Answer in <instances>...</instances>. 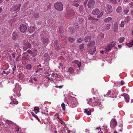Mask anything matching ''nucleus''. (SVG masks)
Here are the masks:
<instances>
[{
	"mask_svg": "<svg viewBox=\"0 0 133 133\" xmlns=\"http://www.w3.org/2000/svg\"><path fill=\"white\" fill-rule=\"evenodd\" d=\"M111 91L110 90H109L108 92L107 93V94L105 95H104V96L105 97V96H108L109 97H110V96L109 94L110 93Z\"/></svg>",
	"mask_w": 133,
	"mask_h": 133,
	"instance_id": "4c0bfd02",
	"label": "nucleus"
},
{
	"mask_svg": "<svg viewBox=\"0 0 133 133\" xmlns=\"http://www.w3.org/2000/svg\"><path fill=\"white\" fill-rule=\"evenodd\" d=\"M17 36V33L15 32H14L13 33L12 36L13 39H15Z\"/></svg>",
	"mask_w": 133,
	"mask_h": 133,
	"instance_id": "72a5a7b5",
	"label": "nucleus"
},
{
	"mask_svg": "<svg viewBox=\"0 0 133 133\" xmlns=\"http://www.w3.org/2000/svg\"><path fill=\"white\" fill-rule=\"evenodd\" d=\"M42 41L43 43L46 45L48 43L49 39L47 38H43L42 39Z\"/></svg>",
	"mask_w": 133,
	"mask_h": 133,
	"instance_id": "4be33fe9",
	"label": "nucleus"
},
{
	"mask_svg": "<svg viewBox=\"0 0 133 133\" xmlns=\"http://www.w3.org/2000/svg\"><path fill=\"white\" fill-rule=\"evenodd\" d=\"M85 132H88L89 131V130L87 129H86L85 130Z\"/></svg>",
	"mask_w": 133,
	"mask_h": 133,
	"instance_id": "774afa93",
	"label": "nucleus"
},
{
	"mask_svg": "<svg viewBox=\"0 0 133 133\" xmlns=\"http://www.w3.org/2000/svg\"><path fill=\"white\" fill-rule=\"evenodd\" d=\"M111 24H107L104 25L103 26V29L105 31H107L109 30L110 28Z\"/></svg>",
	"mask_w": 133,
	"mask_h": 133,
	"instance_id": "4468645a",
	"label": "nucleus"
},
{
	"mask_svg": "<svg viewBox=\"0 0 133 133\" xmlns=\"http://www.w3.org/2000/svg\"><path fill=\"white\" fill-rule=\"evenodd\" d=\"M102 8L104 10L106 13H110L112 11V6L110 4L105 3H103L101 5Z\"/></svg>",
	"mask_w": 133,
	"mask_h": 133,
	"instance_id": "f03ea898",
	"label": "nucleus"
},
{
	"mask_svg": "<svg viewBox=\"0 0 133 133\" xmlns=\"http://www.w3.org/2000/svg\"><path fill=\"white\" fill-rule=\"evenodd\" d=\"M68 39L71 42H73L75 41V39L73 38L69 37Z\"/></svg>",
	"mask_w": 133,
	"mask_h": 133,
	"instance_id": "2f4dec72",
	"label": "nucleus"
},
{
	"mask_svg": "<svg viewBox=\"0 0 133 133\" xmlns=\"http://www.w3.org/2000/svg\"><path fill=\"white\" fill-rule=\"evenodd\" d=\"M55 8L58 11H61L63 9V5L60 2L55 3L54 4Z\"/></svg>",
	"mask_w": 133,
	"mask_h": 133,
	"instance_id": "20e7f679",
	"label": "nucleus"
},
{
	"mask_svg": "<svg viewBox=\"0 0 133 133\" xmlns=\"http://www.w3.org/2000/svg\"><path fill=\"white\" fill-rule=\"evenodd\" d=\"M110 2L113 4H116L117 3V0H109Z\"/></svg>",
	"mask_w": 133,
	"mask_h": 133,
	"instance_id": "c85d7f7f",
	"label": "nucleus"
},
{
	"mask_svg": "<svg viewBox=\"0 0 133 133\" xmlns=\"http://www.w3.org/2000/svg\"><path fill=\"white\" fill-rule=\"evenodd\" d=\"M118 23L115 22L114 25L113 31L115 32H117L118 29Z\"/></svg>",
	"mask_w": 133,
	"mask_h": 133,
	"instance_id": "2eb2a0df",
	"label": "nucleus"
},
{
	"mask_svg": "<svg viewBox=\"0 0 133 133\" xmlns=\"http://www.w3.org/2000/svg\"><path fill=\"white\" fill-rule=\"evenodd\" d=\"M32 54V56L34 57H35L36 56L37 54V50H35L34 51V52H32L31 54Z\"/></svg>",
	"mask_w": 133,
	"mask_h": 133,
	"instance_id": "c9c22d12",
	"label": "nucleus"
},
{
	"mask_svg": "<svg viewBox=\"0 0 133 133\" xmlns=\"http://www.w3.org/2000/svg\"><path fill=\"white\" fill-rule=\"evenodd\" d=\"M42 72V71H40L39 70V69L38 70H37L35 72L36 73H40Z\"/></svg>",
	"mask_w": 133,
	"mask_h": 133,
	"instance_id": "3c124183",
	"label": "nucleus"
},
{
	"mask_svg": "<svg viewBox=\"0 0 133 133\" xmlns=\"http://www.w3.org/2000/svg\"><path fill=\"white\" fill-rule=\"evenodd\" d=\"M82 40H83V38H79L77 40V42L78 43H80L81 42Z\"/></svg>",
	"mask_w": 133,
	"mask_h": 133,
	"instance_id": "c03bdc74",
	"label": "nucleus"
},
{
	"mask_svg": "<svg viewBox=\"0 0 133 133\" xmlns=\"http://www.w3.org/2000/svg\"><path fill=\"white\" fill-rule=\"evenodd\" d=\"M55 77L57 78H59L61 77V75L59 74H56Z\"/></svg>",
	"mask_w": 133,
	"mask_h": 133,
	"instance_id": "49530a36",
	"label": "nucleus"
},
{
	"mask_svg": "<svg viewBox=\"0 0 133 133\" xmlns=\"http://www.w3.org/2000/svg\"><path fill=\"white\" fill-rule=\"evenodd\" d=\"M6 123L9 125H13V123L12 121H9L8 120H6Z\"/></svg>",
	"mask_w": 133,
	"mask_h": 133,
	"instance_id": "7c9ffc66",
	"label": "nucleus"
},
{
	"mask_svg": "<svg viewBox=\"0 0 133 133\" xmlns=\"http://www.w3.org/2000/svg\"><path fill=\"white\" fill-rule=\"evenodd\" d=\"M18 86V84H16V87H15V89H17V90H18L19 89H18L17 88V86Z\"/></svg>",
	"mask_w": 133,
	"mask_h": 133,
	"instance_id": "680f3d73",
	"label": "nucleus"
},
{
	"mask_svg": "<svg viewBox=\"0 0 133 133\" xmlns=\"http://www.w3.org/2000/svg\"><path fill=\"white\" fill-rule=\"evenodd\" d=\"M29 32L30 34H31L35 31V28L34 26H30L29 29Z\"/></svg>",
	"mask_w": 133,
	"mask_h": 133,
	"instance_id": "aec40b11",
	"label": "nucleus"
},
{
	"mask_svg": "<svg viewBox=\"0 0 133 133\" xmlns=\"http://www.w3.org/2000/svg\"><path fill=\"white\" fill-rule=\"evenodd\" d=\"M37 119L38 118V117L36 115L34 117Z\"/></svg>",
	"mask_w": 133,
	"mask_h": 133,
	"instance_id": "69168bd1",
	"label": "nucleus"
},
{
	"mask_svg": "<svg viewBox=\"0 0 133 133\" xmlns=\"http://www.w3.org/2000/svg\"><path fill=\"white\" fill-rule=\"evenodd\" d=\"M16 97V96H15V95H13V96H11V99L12 101L11 102H10V103L12 104H17L18 103V102L17 101H16L15 99V98Z\"/></svg>",
	"mask_w": 133,
	"mask_h": 133,
	"instance_id": "ddd939ff",
	"label": "nucleus"
},
{
	"mask_svg": "<svg viewBox=\"0 0 133 133\" xmlns=\"http://www.w3.org/2000/svg\"><path fill=\"white\" fill-rule=\"evenodd\" d=\"M63 87V85H60V86H58V85H56L55 86V87L56 88H58L59 89H61Z\"/></svg>",
	"mask_w": 133,
	"mask_h": 133,
	"instance_id": "a18cd8bd",
	"label": "nucleus"
},
{
	"mask_svg": "<svg viewBox=\"0 0 133 133\" xmlns=\"http://www.w3.org/2000/svg\"><path fill=\"white\" fill-rule=\"evenodd\" d=\"M47 79H48L49 81H51L52 82H53L52 83H55V82L54 81V79L52 78H49L48 77L47 78Z\"/></svg>",
	"mask_w": 133,
	"mask_h": 133,
	"instance_id": "ea45409f",
	"label": "nucleus"
},
{
	"mask_svg": "<svg viewBox=\"0 0 133 133\" xmlns=\"http://www.w3.org/2000/svg\"><path fill=\"white\" fill-rule=\"evenodd\" d=\"M95 4L94 0H89L88 3L87 5L89 8H94Z\"/></svg>",
	"mask_w": 133,
	"mask_h": 133,
	"instance_id": "0eeeda50",
	"label": "nucleus"
},
{
	"mask_svg": "<svg viewBox=\"0 0 133 133\" xmlns=\"http://www.w3.org/2000/svg\"><path fill=\"white\" fill-rule=\"evenodd\" d=\"M95 44V42L93 41H90L88 43L87 46L88 48H91L92 47H93V46Z\"/></svg>",
	"mask_w": 133,
	"mask_h": 133,
	"instance_id": "f3484780",
	"label": "nucleus"
},
{
	"mask_svg": "<svg viewBox=\"0 0 133 133\" xmlns=\"http://www.w3.org/2000/svg\"><path fill=\"white\" fill-rule=\"evenodd\" d=\"M93 98L94 101H92V99L91 98H89V99H87L88 103L92 106H98L99 109L101 110H102L103 107L102 105L101 104L99 101L95 98Z\"/></svg>",
	"mask_w": 133,
	"mask_h": 133,
	"instance_id": "f257e3e1",
	"label": "nucleus"
},
{
	"mask_svg": "<svg viewBox=\"0 0 133 133\" xmlns=\"http://www.w3.org/2000/svg\"><path fill=\"white\" fill-rule=\"evenodd\" d=\"M39 107H35L34 108V110H33V111H37V112H39Z\"/></svg>",
	"mask_w": 133,
	"mask_h": 133,
	"instance_id": "f704fd0d",
	"label": "nucleus"
},
{
	"mask_svg": "<svg viewBox=\"0 0 133 133\" xmlns=\"http://www.w3.org/2000/svg\"><path fill=\"white\" fill-rule=\"evenodd\" d=\"M124 21H122L121 23L120 24V26L121 27H124Z\"/></svg>",
	"mask_w": 133,
	"mask_h": 133,
	"instance_id": "58836bf2",
	"label": "nucleus"
},
{
	"mask_svg": "<svg viewBox=\"0 0 133 133\" xmlns=\"http://www.w3.org/2000/svg\"><path fill=\"white\" fill-rule=\"evenodd\" d=\"M26 68L28 70H30L31 68V64H29L26 66Z\"/></svg>",
	"mask_w": 133,
	"mask_h": 133,
	"instance_id": "473e14b6",
	"label": "nucleus"
},
{
	"mask_svg": "<svg viewBox=\"0 0 133 133\" xmlns=\"http://www.w3.org/2000/svg\"><path fill=\"white\" fill-rule=\"evenodd\" d=\"M68 133H74V132H72V131H68Z\"/></svg>",
	"mask_w": 133,
	"mask_h": 133,
	"instance_id": "338daca9",
	"label": "nucleus"
},
{
	"mask_svg": "<svg viewBox=\"0 0 133 133\" xmlns=\"http://www.w3.org/2000/svg\"><path fill=\"white\" fill-rule=\"evenodd\" d=\"M0 87L1 88H3V85L2 84V83L0 82Z\"/></svg>",
	"mask_w": 133,
	"mask_h": 133,
	"instance_id": "bf43d9fd",
	"label": "nucleus"
},
{
	"mask_svg": "<svg viewBox=\"0 0 133 133\" xmlns=\"http://www.w3.org/2000/svg\"><path fill=\"white\" fill-rule=\"evenodd\" d=\"M73 6L76 7H77L79 6V4L78 3H76L74 4Z\"/></svg>",
	"mask_w": 133,
	"mask_h": 133,
	"instance_id": "8fccbe9b",
	"label": "nucleus"
},
{
	"mask_svg": "<svg viewBox=\"0 0 133 133\" xmlns=\"http://www.w3.org/2000/svg\"><path fill=\"white\" fill-rule=\"evenodd\" d=\"M61 106L63 110H65V105L64 103H62L61 104Z\"/></svg>",
	"mask_w": 133,
	"mask_h": 133,
	"instance_id": "e433bc0d",
	"label": "nucleus"
},
{
	"mask_svg": "<svg viewBox=\"0 0 133 133\" xmlns=\"http://www.w3.org/2000/svg\"><path fill=\"white\" fill-rule=\"evenodd\" d=\"M121 83L122 85H123L124 84V82L123 81H121Z\"/></svg>",
	"mask_w": 133,
	"mask_h": 133,
	"instance_id": "13d9d810",
	"label": "nucleus"
},
{
	"mask_svg": "<svg viewBox=\"0 0 133 133\" xmlns=\"http://www.w3.org/2000/svg\"><path fill=\"white\" fill-rule=\"evenodd\" d=\"M125 38L123 37H121L118 39V41L120 43L123 42L124 41Z\"/></svg>",
	"mask_w": 133,
	"mask_h": 133,
	"instance_id": "bb28decb",
	"label": "nucleus"
},
{
	"mask_svg": "<svg viewBox=\"0 0 133 133\" xmlns=\"http://www.w3.org/2000/svg\"><path fill=\"white\" fill-rule=\"evenodd\" d=\"M92 18H93L92 17H91V16H90L88 18V19H92Z\"/></svg>",
	"mask_w": 133,
	"mask_h": 133,
	"instance_id": "0e129e2a",
	"label": "nucleus"
},
{
	"mask_svg": "<svg viewBox=\"0 0 133 133\" xmlns=\"http://www.w3.org/2000/svg\"><path fill=\"white\" fill-rule=\"evenodd\" d=\"M12 67V70L13 71H15L16 70V67L15 65H13Z\"/></svg>",
	"mask_w": 133,
	"mask_h": 133,
	"instance_id": "de8ad7c7",
	"label": "nucleus"
},
{
	"mask_svg": "<svg viewBox=\"0 0 133 133\" xmlns=\"http://www.w3.org/2000/svg\"><path fill=\"white\" fill-rule=\"evenodd\" d=\"M74 71V70L73 68L71 67H70L68 69V72L71 73H72Z\"/></svg>",
	"mask_w": 133,
	"mask_h": 133,
	"instance_id": "393cba45",
	"label": "nucleus"
},
{
	"mask_svg": "<svg viewBox=\"0 0 133 133\" xmlns=\"http://www.w3.org/2000/svg\"><path fill=\"white\" fill-rule=\"evenodd\" d=\"M90 39V36H88L85 37L84 38V40L85 42H89Z\"/></svg>",
	"mask_w": 133,
	"mask_h": 133,
	"instance_id": "c756f323",
	"label": "nucleus"
},
{
	"mask_svg": "<svg viewBox=\"0 0 133 133\" xmlns=\"http://www.w3.org/2000/svg\"><path fill=\"white\" fill-rule=\"evenodd\" d=\"M16 129L15 131H17L19 130V128L18 127H16Z\"/></svg>",
	"mask_w": 133,
	"mask_h": 133,
	"instance_id": "5fc2aeb1",
	"label": "nucleus"
},
{
	"mask_svg": "<svg viewBox=\"0 0 133 133\" xmlns=\"http://www.w3.org/2000/svg\"><path fill=\"white\" fill-rule=\"evenodd\" d=\"M96 130H100V131H101V133H103V132H102L101 129H100V127H98V128H96Z\"/></svg>",
	"mask_w": 133,
	"mask_h": 133,
	"instance_id": "603ef678",
	"label": "nucleus"
},
{
	"mask_svg": "<svg viewBox=\"0 0 133 133\" xmlns=\"http://www.w3.org/2000/svg\"><path fill=\"white\" fill-rule=\"evenodd\" d=\"M44 58L45 61L48 62L49 59L50 57L49 55L47 53L45 54L44 55Z\"/></svg>",
	"mask_w": 133,
	"mask_h": 133,
	"instance_id": "6ab92c4d",
	"label": "nucleus"
},
{
	"mask_svg": "<svg viewBox=\"0 0 133 133\" xmlns=\"http://www.w3.org/2000/svg\"><path fill=\"white\" fill-rule=\"evenodd\" d=\"M79 48L81 50L83 49L84 47V44H82L79 45Z\"/></svg>",
	"mask_w": 133,
	"mask_h": 133,
	"instance_id": "a19ab883",
	"label": "nucleus"
},
{
	"mask_svg": "<svg viewBox=\"0 0 133 133\" xmlns=\"http://www.w3.org/2000/svg\"><path fill=\"white\" fill-rule=\"evenodd\" d=\"M84 112L88 115H91V111L90 110L88 111L87 109H86L85 110Z\"/></svg>",
	"mask_w": 133,
	"mask_h": 133,
	"instance_id": "5701e85b",
	"label": "nucleus"
},
{
	"mask_svg": "<svg viewBox=\"0 0 133 133\" xmlns=\"http://www.w3.org/2000/svg\"><path fill=\"white\" fill-rule=\"evenodd\" d=\"M118 47L119 49H120L122 48V46L121 45L119 44L118 45Z\"/></svg>",
	"mask_w": 133,
	"mask_h": 133,
	"instance_id": "e2e57ef3",
	"label": "nucleus"
},
{
	"mask_svg": "<svg viewBox=\"0 0 133 133\" xmlns=\"http://www.w3.org/2000/svg\"><path fill=\"white\" fill-rule=\"evenodd\" d=\"M128 6L130 7L131 8H133V3H130Z\"/></svg>",
	"mask_w": 133,
	"mask_h": 133,
	"instance_id": "79ce46f5",
	"label": "nucleus"
},
{
	"mask_svg": "<svg viewBox=\"0 0 133 133\" xmlns=\"http://www.w3.org/2000/svg\"><path fill=\"white\" fill-rule=\"evenodd\" d=\"M112 18L111 17H108L105 18L104 19V21L105 22H108L110 21L112 19Z\"/></svg>",
	"mask_w": 133,
	"mask_h": 133,
	"instance_id": "b1692460",
	"label": "nucleus"
},
{
	"mask_svg": "<svg viewBox=\"0 0 133 133\" xmlns=\"http://www.w3.org/2000/svg\"><path fill=\"white\" fill-rule=\"evenodd\" d=\"M116 44V42L115 41H113L110 44H108L107 47L105 48L106 51L107 52L110 51L111 49Z\"/></svg>",
	"mask_w": 133,
	"mask_h": 133,
	"instance_id": "39448f33",
	"label": "nucleus"
},
{
	"mask_svg": "<svg viewBox=\"0 0 133 133\" xmlns=\"http://www.w3.org/2000/svg\"><path fill=\"white\" fill-rule=\"evenodd\" d=\"M122 11V8L120 6H118L116 9V11L118 13H120Z\"/></svg>",
	"mask_w": 133,
	"mask_h": 133,
	"instance_id": "cd10ccee",
	"label": "nucleus"
},
{
	"mask_svg": "<svg viewBox=\"0 0 133 133\" xmlns=\"http://www.w3.org/2000/svg\"><path fill=\"white\" fill-rule=\"evenodd\" d=\"M31 114L34 117L36 115L33 112H31Z\"/></svg>",
	"mask_w": 133,
	"mask_h": 133,
	"instance_id": "6e6d98bb",
	"label": "nucleus"
},
{
	"mask_svg": "<svg viewBox=\"0 0 133 133\" xmlns=\"http://www.w3.org/2000/svg\"><path fill=\"white\" fill-rule=\"evenodd\" d=\"M70 101H69L68 102L67 101H66L68 105L72 108L76 107L77 105V102L76 98L75 97H70Z\"/></svg>",
	"mask_w": 133,
	"mask_h": 133,
	"instance_id": "7ed1b4c3",
	"label": "nucleus"
},
{
	"mask_svg": "<svg viewBox=\"0 0 133 133\" xmlns=\"http://www.w3.org/2000/svg\"><path fill=\"white\" fill-rule=\"evenodd\" d=\"M123 11L124 14H127L129 11L128 8H125L123 9Z\"/></svg>",
	"mask_w": 133,
	"mask_h": 133,
	"instance_id": "a878e982",
	"label": "nucleus"
},
{
	"mask_svg": "<svg viewBox=\"0 0 133 133\" xmlns=\"http://www.w3.org/2000/svg\"><path fill=\"white\" fill-rule=\"evenodd\" d=\"M122 96H123L125 101L127 102H128L129 100V96L127 94H121Z\"/></svg>",
	"mask_w": 133,
	"mask_h": 133,
	"instance_id": "f8f14e48",
	"label": "nucleus"
},
{
	"mask_svg": "<svg viewBox=\"0 0 133 133\" xmlns=\"http://www.w3.org/2000/svg\"><path fill=\"white\" fill-rule=\"evenodd\" d=\"M123 2H125V3H128L129 2V0H123Z\"/></svg>",
	"mask_w": 133,
	"mask_h": 133,
	"instance_id": "864d4df0",
	"label": "nucleus"
},
{
	"mask_svg": "<svg viewBox=\"0 0 133 133\" xmlns=\"http://www.w3.org/2000/svg\"><path fill=\"white\" fill-rule=\"evenodd\" d=\"M72 63H75L78 65L79 68H80L81 64V62L76 60L72 61Z\"/></svg>",
	"mask_w": 133,
	"mask_h": 133,
	"instance_id": "a211bd4d",
	"label": "nucleus"
},
{
	"mask_svg": "<svg viewBox=\"0 0 133 133\" xmlns=\"http://www.w3.org/2000/svg\"><path fill=\"white\" fill-rule=\"evenodd\" d=\"M59 115L58 114H56L54 115V117L56 119H58L59 121L58 122L59 123H61L63 125L64 124V122L62 121V118H61L58 117Z\"/></svg>",
	"mask_w": 133,
	"mask_h": 133,
	"instance_id": "9b49d317",
	"label": "nucleus"
},
{
	"mask_svg": "<svg viewBox=\"0 0 133 133\" xmlns=\"http://www.w3.org/2000/svg\"><path fill=\"white\" fill-rule=\"evenodd\" d=\"M55 75V74L54 72H53L52 73L51 75V77H54Z\"/></svg>",
	"mask_w": 133,
	"mask_h": 133,
	"instance_id": "4d7b16f0",
	"label": "nucleus"
},
{
	"mask_svg": "<svg viewBox=\"0 0 133 133\" xmlns=\"http://www.w3.org/2000/svg\"><path fill=\"white\" fill-rule=\"evenodd\" d=\"M39 16V14L38 13H37L35 14L34 15V17L36 18H38Z\"/></svg>",
	"mask_w": 133,
	"mask_h": 133,
	"instance_id": "37998d69",
	"label": "nucleus"
},
{
	"mask_svg": "<svg viewBox=\"0 0 133 133\" xmlns=\"http://www.w3.org/2000/svg\"><path fill=\"white\" fill-rule=\"evenodd\" d=\"M127 46H128L129 48L131 47L133 45V40L130 41L129 43H126Z\"/></svg>",
	"mask_w": 133,
	"mask_h": 133,
	"instance_id": "412c9836",
	"label": "nucleus"
},
{
	"mask_svg": "<svg viewBox=\"0 0 133 133\" xmlns=\"http://www.w3.org/2000/svg\"><path fill=\"white\" fill-rule=\"evenodd\" d=\"M87 49L88 53L91 55H93L94 54L96 50V48L95 47L90 48H87Z\"/></svg>",
	"mask_w": 133,
	"mask_h": 133,
	"instance_id": "1a4fd4ad",
	"label": "nucleus"
},
{
	"mask_svg": "<svg viewBox=\"0 0 133 133\" xmlns=\"http://www.w3.org/2000/svg\"><path fill=\"white\" fill-rule=\"evenodd\" d=\"M27 52L29 54H31L32 52L31 50L30 49H29V50H27Z\"/></svg>",
	"mask_w": 133,
	"mask_h": 133,
	"instance_id": "09e8293b",
	"label": "nucleus"
},
{
	"mask_svg": "<svg viewBox=\"0 0 133 133\" xmlns=\"http://www.w3.org/2000/svg\"><path fill=\"white\" fill-rule=\"evenodd\" d=\"M27 30V28L26 25L24 24H22L20 25V30L21 32L23 33L25 32Z\"/></svg>",
	"mask_w": 133,
	"mask_h": 133,
	"instance_id": "9d476101",
	"label": "nucleus"
},
{
	"mask_svg": "<svg viewBox=\"0 0 133 133\" xmlns=\"http://www.w3.org/2000/svg\"><path fill=\"white\" fill-rule=\"evenodd\" d=\"M31 45L30 43L28 42H26L24 44L23 49L24 51H26L27 49L30 48H31Z\"/></svg>",
	"mask_w": 133,
	"mask_h": 133,
	"instance_id": "6e6552de",
	"label": "nucleus"
},
{
	"mask_svg": "<svg viewBox=\"0 0 133 133\" xmlns=\"http://www.w3.org/2000/svg\"><path fill=\"white\" fill-rule=\"evenodd\" d=\"M99 12V10L98 9L95 8L93 10L92 13L94 15H96L98 14Z\"/></svg>",
	"mask_w": 133,
	"mask_h": 133,
	"instance_id": "dca6fc26",
	"label": "nucleus"
},
{
	"mask_svg": "<svg viewBox=\"0 0 133 133\" xmlns=\"http://www.w3.org/2000/svg\"><path fill=\"white\" fill-rule=\"evenodd\" d=\"M57 43H58L57 41H55L54 42V45H55Z\"/></svg>",
	"mask_w": 133,
	"mask_h": 133,
	"instance_id": "052dcab7",
	"label": "nucleus"
},
{
	"mask_svg": "<svg viewBox=\"0 0 133 133\" xmlns=\"http://www.w3.org/2000/svg\"><path fill=\"white\" fill-rule=\"evenodd\" d=\"M117 123L116 119H112L110 122V125L112 129L114 128L117 125Z\"/></svg>",
	"mask_w": 133,
	"mask_h": 133,
	"instance_id": "423d86ee",
	"label": "nucleus"
}]
</instances>
